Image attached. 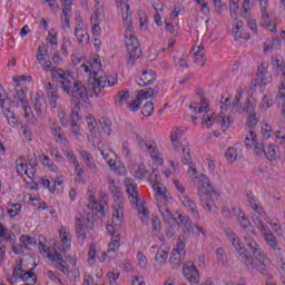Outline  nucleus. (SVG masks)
Returning <instances> with one entry per match:
<instances>
[{
	"instance_id": "obj_38",
	"label": "nucleus",
	"mask_w": 285,
	"mask_h": 285,
	"mask_svg": "<svg viewBox=\"0 0 285 285\" xmlns=\"http://www.w3.org/2000/svg\"><path fill=\"white\" fill-rule=\"evenodd\" d=\"M155 259L160 266H164V264H166V262L168 261V252H166L165 249H158Z\"/></svg>"
},
{
	"instance_id": "obj_39",
	"label": "nucleus",
	"mask_w": 285,
	"mask_h": 285,
	"mask_svg": "<svg viewBox=\"0 0 285 285\" xmlns=\"http://www.w3.org/2000/svg\"><path fill=\"white\" fill-rule=\"evenodd\" d=\"M51 108H57V101H59L58 90H52L47 94Z\"/></svg>"
},
{
	"instance_id": "obj_40",
	"label": "nucleus",
	"mask_w": 285,
	"mask_h": 285,
	"mask_svg": "<svg viewBox=\"0 0 285 285\" xmlns=\"http://www.w3.org/2000/svg\"><path fill=\"white\" fill-rule=\"evenodd\" d=\"M153 112H155V105L153 104V101L146 102L142 106L141 114L144 115V117H150Z\"/></svg>"
},
{
	"instance_id": "obj_21",
	"label": "nucleus",
	"mask_w": 285,
	"mask_h": 285,
	"mask_svg": "<svg viewBox=\"0 0 285 285\" xmlns=\"http://www.w3.org/2000/svg\"><path fill=\"white\" fill-rule=\"evenodd\" d=\"M80 157H82V160L91 173H97V165L95 164L92 154H90V151L81 150Z\"/></svg>"
},
{
	"instance_id": "obj_15",
	"label": "nucleus",
	"mask_w": 285,
	"mask_h": 285,
	"mask_svg": "<svg viewBox=\"0 0 285 285\" xmlns=\"http://www.w3.org/2000/svg\"><path fill=\"white\" fill-rule=\"evenodd\" d=\"M256 81L261 83V86H268V83L273 81V77L268 75V63L263 62L258 66Z\"/></svg>"
},
{
	"instance_id": "obj_37",
	"label": "nucleus",
	"mask_w": 285,
	"mask_h": 285,
	"mask_svg": "<svg viewBox=\"0 0 285 285\" xmlns=\"http://www.w3.org/2000/svg\"><path fill=\"white\" fill-rule=\"evenodd\" d=\"M153 188L157 197H159L160 199H164L165 202L168 200V196L166 195V189L161 188V185L159 184V181L154 183Z\"/></svg>"
},
{
	"instance_id": "obj_20",
	"label": "nucleus",
	"mask_w": 285,
	"mask_h": 285,
	"mask_svg": "<svg viewBox=\"0 0 285 285\" xmlns=\"http://www.w3.org/2000/svg\"><path fill=\"white\" fill-rule=\"evenodd\" d=\"M194 52V62L197 63V66H200L204 68L206 66V52H204V47L199 46L197 48L193 49Z\"/></svg>"
},
{
	"instance_id": "obj_43",
	"label": "nucleus",
	"mask_w": 285,
	"mask_h": 285,
	"mask_svg": "<svg viewBox=\"0 0 285 285\" xmlns=\"http://www.w3.org/2000/svg\"><path fill=\"white\" fill-rule=\"evenodd\" d=\"M225 157L227 161H236L237 160V148L235 147H229L227 151L225 153Z\"/></svg>"
},
{
	"instance_id": "obj_41",
	"label": "nucleus",
	"mask_w": 285,
	"mask_h": 285,
	"mask_svg": "<svg viewBox=\"0 0 285 285\" xmlns=\"http://www.w3.org/2000/svg\"><path fill=\"white\" fill-rule=\"evenodd\" d=\"M238 112H246L247 115H255V105L250 102V99L247 100L245 107L239 106Z\"/></svg>"
},
{
	"instance_id": "obj_10",
	"label": "nucleus",
	"mask_w": 285,
	"mask_h": 285,
	"mask_svg": "<svg viewBox=\"0 0 285 285\" xmlns=\"http://www.w3.org/2000/svg\"><path fill=\"white\" fill-rule=\"evenodd\" d=\"M31 104L36 110L37 117L43 118V112H46L47 108L46 94L42 91L37 92L31 97Z\"/></svg>"
},
{
	"instance_id": "obj_34",
	"label": "nucleus",
	"mask_w": 285,
	"mask_h": 285,
	"mask_svg": "<svg viewBox=\"0 0 285 285\" xmlns=\"http://www.w3.org/2000/svg\"><path fill=\"white\" fill-rule=\"evenodd\" d=\"M200 95V101L202 104H204V106L200 107H194L193 105L189 106L190 110H193L196 115H200V112H206L207 108H208V101H206V98H204L203 94H198Z\"/></svg>"
},
{
	"instance_id": "obj_53",
	"label": "nucleus",
	"mask_w": 285,
	"mask_h": 285,
	"mask_svg": "<svg viewBox=\"0 0 285 285\" xmlns=\"http://www.w3.org/2000/svg\"><path fill=\"white\" fill-rule=\"evenodd\" d=\"M243 26H244V22H237L235 28L233 29L232 32L234 35L235 41L242 39V31L239 30H242Z\"/></svg>"
},
{
	"instance_id": "obj_5",
	"label": "nucleus",
	"mask_w": 285,
	"mask_h": 285,
	"mask_svg": "<svg viewBox=\"0 0 285 285\" xmlns=\"http://www.w3.org/2000/svg\"><path fill=\"white\" fill-rule=\"evenodd\" d=\"M193 183L198 188L199 202L203 208L210 213L213 210V206H215V200L213 197H217V190L210 186V180L208 176L204 174H199L198 176L193 178Z\"/></svg>"
},
{
	"instance_id": "obj_60",
	"label": "nucleus",
	"mask_w": 285,
	"mask_h": 285,
	"mask_svg": "<svg viewBox=\"0 0 285 285\" xmlns=\"http://www.w3.org/2000/svg\"><path fill=\"white\" fill-rule=\"evenodd\" d=\"M137 258H138V265L140 266V268H146V265L148 264V259L146 258V255H144V253L141 252H138Z\"/></svg>"
},
{
	"instance_id": "obj_49",
	"label": "nucleus",
	"mask_w": 285,
	"mask_h": 285,
	"mask_svg": "<svg viewBox=\"0 0 285 285\" xmlns=\"http://www.w3.org/2000/svg\"><path fill=\"white\" fill-rule=\"evenodd\" d=\"M87 124L89 128V132H97V120H95V117L92 115H89L87 117Z\"/></svg>"
},
{
	"instance_id": "obj_9",
	"label": "nucleus",
	"mask_w": 285,
	"mask_h": 285,
	"mask_svg": "<svg viewBox=\"0 0 285 285\" xmlns=\"http://www.w3.org/2000/svg\"><path fill=\"white\" fill-rule=\"evenodd\" d=\"M92 228L95 226V223L90 220L88 217H77L76 218V235L78 239H88V234L86 232V228Z\"/></svg>"
},
{
	"instance_id": "obj_28",
	"label": "nucleus",
	"mask_w": 285,
	"mask_h": 285,
	"mask_svg": "<svg viewBox=\"0 0 285 285\" xmlns=\"http://www.w3.org/2000/svg\"><path fill=\"white\" fill-rule=\"evenodd\" d=\"M277 150H279V148L275 145L267 146L265 149V157L269 159V161H275L277 159Z\"/></svg>"
},
{
	"instance_id": "obj_58",
	"label": "nucleus",
	"mask_w": 285,
	"mask_h": 285,
	"mask_svg": "<svg viewBox=\"0 0 285 285\" xmlns=\"http://www.w3.org/2000/svg\"><path fill=\"white\" fill-rule=\"evenodd\" d=\"M137 141L140 150H150L153 149V145H148L144 141V138L141 136H137Z\"/></svg>"
},
{
	"instance_id": "obj_63",
	"label": "nucleus",
	"mask_w": 285,
	"mask_h": 285,
	"mask_svg": "<svg viewBox=\"0 0 285 285\" xmlns=\"http://www.w3.org/2000/svg\"><path fill=\"white\" fill-rule=\"evenodd\" d=\"M271 106H273V100L268 99L267 95H264L259 108H265L266 110L267 108H271Z\"/></svg>"
},
{
	"instance_id": "obj_4",
	"label": "nucleus",
	"mask_w": 285,
	"mask_h": 285,
	"mask_svg": "<svg viewBox=\"0 0 285 285\" xmlns=\"http://www.w3.org/2000/svg\"><path fill=\"white\" fill-rule=\"evenodd\" d=\"M126 4V13H122V21L125 23L126 32V49L128 52L127 63L130 66H135V61L141 57V48H139V40L137 36L132 35V16L130 14V4L127 2Z\"/></svg>"
},
{
	"instance_id": "obj_57",
	"label": "nucleus",
	"mask_w": 285,
	"mask_h": 285,
	"mask_svg": "<svg viewBox=\"0 0 285 285\" xmlns=\"http://www.w3.org/2000/svg\"><path fill=\"white\" fill-rule=\"evenodd\" d=\"M101 128H102V132H105V135H110V132H112V126L110 124V120H102Z\"/></svg>"
},
{
	"instance_id": "obj_59",
	"label": "nucleus",
	"mask_w": 285,
	"mask_h": 285,
	"mask_svg": "<svg viewBox=\"0 0 285 285\" xmlns=\"http://www.w3.org/2000/svg\"><path fill=\"white\" fill-rule=\"evenodd\" d=\"M122 155L126 157V159H130L132 157V154L130 151V144L128 141H125L122 144Z\"/></svg>"
},
{
	"instance_id": "obj_25",
	"label": "nucleus",
	"mask_w": 285,
	"mask_h": 285,
	"mask_svg": "<svg viewBox=\"0 0 285 285\" xmlns=\"http://www.w3.org/2000/svg\"><path fill=\"white\" fill-rule=\"evenodd\" d=\"M50 130H51V135H53V137H57L56 141H66V137L61 135L63 129H61V127L57 124V121L50 120Z\"/></svg>"
},
{
	"instance_id": "obj_44",
	"label": "nucleus",
	"mask_w": 285,
	"mask_h": 285,
	"mask_svg": "<svg viewBox=\"0 0 285 285\" xmlns=\"http://www.w3.org/2000/svg\"><path fill=\"white\" fill-rule=\"evenodd\" d=\"M144 100L140 98L139 95L136 96V99L132 100L131 104L128 105L129 110H132V112H137L139 108H141V102Z\"/></svg>"
},
{
	"instance_id": "obj_14",
	"label": "nucleus",
	"mask_w": 285,
	"mask_h": 285,
	"mask_svg": "<svg viewBox=\"0 0 285 285\" xmlns=\"http://www.w3.org/2000/svg\"><path fill=\"white\" fill-rule=\"evenodd\" d=\"M26 92H28V89H16L14 92L12 94V99L16 104H22V108L24 110V117H30V112H32V109L30 106L26 105L28 104V100H26Z\"/></svg>"
},
{
	"instance_id": "obj_6",
	"label": "nucleus",
	"mask_w": 285,
	"mask_h": 285,
	"mask_svg": "<svg viewBox=\"0 0 285 285\" xmlns=\"http://www.w3.org/2000/svg\"><path fill=\"white\" fill-rule=\"evenodd\" d=\"M117 83V78H112V81L108 79L107 76H94L88 79V83H83L86 89V101H88V97H99V91L101 88H106V86H115Z\"/></svg>"
},
{
	"instance_id": "obj_26",
	"label": "nucleus",
	"mask_w": 285,
	"mask_h": 285,
	"mask_svg": "<svg viewBox=\"0 0 285 285\" xmlns=\"http://www.w3.org/2000/svg\"><path fill=\"white\" fill-rule=\"evenodd\" d=\"M73 102V108L71 112V122H77L81 119V115H79V110H81L80 104L83 101L81 98H76L71 100Z\"/></svg>"
},
{
	"instance_id": "obj_51",
	"label": "nucleus",
	"mask_w": 285,
	"mask_h": 285,
	"mask_svg": "<svg viewBox=\"0 0 285 285\" xmlns=\"http://www.w3.org/2000/svg\"><path fill=\"white\" fill-rule=\"evenodd\" d=\"M179 137H181V131L179 129H176L175 131H171L170 134V140L174 146V148L177 150V141H179Z\"/></svg>"
},
{
	"instance_id": "obj_18",
	"label": "nucleus",
	"mask_w": 285,
	"mask_h": 285,
	"mask_svg": "<svg viewBox=\"0 0 285 285\" xmlns=\"http://www.w3.org/2000/svg\"><path fill=\"white\" fill-rule=\"evenodd\" d=\"M125 186L129 197L136 199V202H141V198L139 197V191H137V184H135L132 179H125Z\"/></svg>"
},
{
	"instance_id": "obj_47",
	"label": "nucleus",
	"mask_w": 285,
	"mask_h": 285,
	"mask_svg": "<svg viewBox=\"0 0 285 285\" xmlns=\"http://www.w3.org/2000/svg\"><path fill=\"white\" fill-rule=\"evenodd\" d=\"M183 164L188 166L190 161H193V157L190 156V149L188 147H183Z\"/></svg>"
},
{
	"instance_id": "obj_3",
	"label": "nucleus",
	"mask_w": 285,
	"mask_h": 285,
	"mask_svg": "<svg viewBox=\"0 0 285 285\" xmlns=\"http://www.w3.org/2000/svg\"><path fill=\"white\" fill-rule=\"evenodd\" d=\"M42 68L46 72H51L52 81H56V83L59 85L60 90H62L65 95H68L71 101H75L76 99L86 101V87L83 86V82L75 79L70 72L57 68L50 60H47Z\"/></svg>"
},
{
	"instance_id": "obj_16",
	"label": "nucleus",
	"mask_w": 285,
	"mask_h": 285,
	"mask_svg": "<svg viewBox=\"0 0 285 285\" xmlns=\"http://www.w3.org/2000/svg\"><path fill=\"white\" fill-rule=\"evenodd\" d=\"M180 202L185 208L193 215L194 219H199V212L197 210V204H195V200L190 199V196L188 194H183L180 196Z\"/></svg>"
},
{
	"instance_id": "obj_33",
	"label": "nucleus",
	"mask_w": 285,
	"mask_h": 285,
	"mask_svg": "<svg viewBox=\"0 0 285 285\" xmlns=\"http://www.w3.org/2000/svg\"><path fill=\"white\" fill-rule=\"evenodd\" d=\"M159 213L165 222H170V219H175L173 217V212L166 205L158 206Z\"/></svg>"
},
{
	"instance_id": "obj_42",
	"label": "nucleus",
	"mask_w": 285,
	"mask_h": 285,
	"mask_svg": "<svg viewBox=\"0 0 285 285\" xmlns=\"http://www.w3.org/2000/svg\"><path fill=\"white\" fill-rule=\"evenodd\" d=\"M263 26L269 32H277V24H275V22L271 21L269 16H267V19H263Z\"/></svg>"
},
{
	"instance_id": "obj_64",
	"label": "nucleus",
	"mask_w": 285,
	"mask_h": 285,
	"mask_svg": "<svg viewBox=\"0 0 285 285\" xmlns=\"http://www.w3.org/2000/svg\"><path fill=\"white\" fill-rule=\"evenodd\" d=\"M71 134L75 135L76 139L81 137V131L79 130V125L77 122H71Z\"/></svg>"
},
{
	"instance_id": "obj_50",
	"label": "nucleus",
	"mask_w": 285,
	"mask_h": 285,
	"mask_svg": "<svg viewBox=\"0 0 285 285\" xmlns=\"http://www.w3.org/2000/svg\"><path fill=\"white\" fill-rule=\"evenodd\" d=\"M7 213L10 217H17L21 213V204H11V209H8Z\"/></svg>"
},
{
	"instance_id": "obj_24",
	"label": "nucleus",
	"mask_w": 285,
	"mask_h": 285,
	"mask_svg": "<svg viewBox=\"0 0 285 285\" xmlns=\"http://www.w3.org/2000/svg\"><path fill=\"white\" fill-rule=\"evenodd\" d=\"M0 238L9 244H14V242H17V236L13 235L12 237V232L8 230V227H6L2 223H0Z\"/></svg>"
},
{
	"instance_id": "obj_23",
	"label": "nucleus",
	"mask_w": 285,
	"mask_h": 285,
	"mask_svg": "<svg viewBox=\"0 0 285 285\" xmlns=\"http://www.w3.org/2000/svg\"><path fill=\"white\" fill-rule=\"evenodd\" d=\"M247 199L249 202L250 208H253L254 212L257 213V215H259L261 217H266V212L264 210L262 205H259V202H257L253 195L248 194Z\"/></svg>"
},
{
	"instance_id": "obj_8",
	"label": "nucleus",
	"mask_w": 285,
	"mask_h": 285,
	"mask_svg": "<svg viewBox=\"0 0 285 285\" xmlns=\"http://www.w3.org/2000/svg\"><path fill=\"white\" fill-rule=\"evenodd\" d=\"M14 279H22V282H28L31 279L32 285L37 284V274L32 271L23 269V259L17 261L16 267L13 268Z\"/></svg>"
},
{
	"instance_id": "obj_12",
	"label": "nucleus",
	"mask_w": 285,
	"mask_h": 285,
	"mask_svg": "<svg viewBox=\"0 0 285 285\" xmlns=\"http://www.w3.org/2000/svg\"><path fill=\"white\" fill-rule=\"evenodd\" d=\"M183 274L185 278L191 284H199V269L191 262H187L183 267Z\"/></svg>"
},
{
	"instance_id": "obj_7",
	"label": "nucleus",
	"mask_w": 285,
	"mask_h": 285,
	"mask_svg": "<svg viewBox=\"0 0 285 285\" xmlns=\"http://www.w3.org/2000/svg\"><path fill=\"white\" fill-rule=\"evenodd\" d=\"M254 224L258 228L261 236L266 242L267 246H269V248H277V246H279V243L277 242V236L273 234V230L268 228L265 222H263L259 218H256Z\"/></svg>"
},
{
	"instance_id": "obj_17",
	"label": "nucleus",
	"mask_w": 285,
	"mask_h": 285,
	"mask_svg": "<svg viewBox=\"0 0 285 285\" xmlns=\"http://www.w3.org/2000/svg\"><path fill=\"white\" fill-rule=\"evenodd\" d=\"M156 81H157V72L150 69V70L142 71V73L140 75L139 81H137V83L138 86L144 88L146 86H153V83H155Z\"/></svg>"
},
{
	"instance_id": "obj_35",
	"label": "nucleus",
	"mask_w": 285,
	"mask_h": 285,
	"mask_svg": "<svg viewBox=\"0 0 285 285\" xmlns=\"http://www.w3.org/2000/svg\"><path fill=\"white\" fill-rule=\"evenodd\" d=\"M275 42H276V46H282V40L277 39H268L264 42V46H263V50L264 52H273V48H275Z\"/></svg>"
},
{
	"instance_id": "obj_54",
	"label": "nucleus",
	"mask_w": 285,
	"mask_h": 285,
	"mask_svg": "<svg viewBox=\"0 0 285 285\" xmlns=\"http://www.w3.org/2000/svg\"><path fill=\"white\" fill-rule=\"evenodd\" d=\"M151 226L155 233H159V230H161V220L159 219V217L157 216L151 217Z\"/></svg>"
},
{
	"instance_id": "obj_27",
	"label": "nucleus",
	"mask_w": 285,
	"mask_h": 285,
	"mask_svg": "<svg viewBox=\"0 0 285 285\" xmlns=\"http://www.w3.org/2000/svg\"><path fill=\"white\" fill-rule=\"evenodd\" d=\"M138 95L140 98L144 99H150V98H157V95H159V89H153V88H147V89H141Z\"/></svg>"
},
{
	"instance_id": "obj_62",
	"label": "nucleus",
	"mask_w": 285,
	"mask_h": 285,
	"mask_svg": "<svg viewBox=\"0 0 285 285\" xmlns=\"http://www.w3.org/2000/svg\"><path fill=\"white\" fill-rule=\"evenodd\" d=\"M246 125L248 126V128H255V126H257V116H255V114L248 115Z\"/></svg>"
},
{
	"instance_id": "obj_32",
	"label": "nucleus",
	"mask_w": 285,
	"mask_h": 285,
	"mask_svg": "<svg viewBox=\"0 0 285 285\" xmlns=\"http://www.w3.org/2000/svg\"><path fill=\"white\" fill-rule=\"evenodd\" d=\"M20 244L24 245V249L29 250L28 246H37V240L32 236L22 235L20 236Z\"/></svg>"
},
{
	"instance_id": "obj_36",
	"label": "nucleus",
	"mask_w": 285,
	"mask_h": 285,
	"mask_svg": "<svg viewBox=\"0 0 285 285\" xmlns=\"http://www.w3.org/2000/svg\"><path fill=\"white\" fill-rule=\"evenodd\" d=\"M128 99H130V92L128 90L119 91L116 98V105L124 106L125 101H128Z\"/></svg>"
},
{
	"instance_id": "obj_13",
	"label": "nucleus",
	"mask_w": 285,
	"mask_h": 285,
	"mask_svg": "<svg viewBox=\"0 0 285 285\" xmlns=\"http://www.w3.org/2000/svg\"><path fill=\"white\" fill-rule=\"evenodd\" d=\"M245 144L249 148H253L254 146V150L259 157H262V155H266V149L264 148V145L257 142V135H255V131L249 130V135L245 137Z\"/></svg>"
},
{
	"instance_id": "obj_45",
	"label": "nucleus",
	"mask_w": 285,
	"mask_h": 285,
	"mask_svg": "<svg viewBox=\"0 0 285 285\" xmlns=\"http://www.w3.org/2000/svg\"><path fill=\"white\" fill-rule=\"evenodd\" d=\"M262 19H268V0H259Z\"/></svg>"
},
{
	"instance_id": "obj_55",
	"label": "nucleus",
	"mask_w": 285,
	"mask_h": 285,
	"mask_svg": "<svg viewBox=\"0 0 285 285\" xmlns=\"http://www.w3.org/2000/svg\"><path fill=\"white\" fill-rule=\"evenodd\" d=\"M283 85L281 83L279 89H278V97L281 100H283L282 102V115L283 117H285V89H283Z\"/></svg>"
},
{
	"instance_id": "obj_52",
	"label": "nucleus",
	"mask_w": 285,
	"mask_h": 285,
	"mask_svg": "<svg viewBox=\"0 0 285 285\" xmlns=\"http://www.w3.org/2000/svg\"><path fill=\"white\" fill-rule=\"evenodd\" d=\"M272 250L277 259V263L284 262V253H282V246L277 245V247H272Z\"/></svg>"
},
{
	"instance_id": "obj_48",
	"label": "nucleus",
	"mask_w": 285,
	"mask_h": 285,
	"mask_svg": "<svg viewBox=\"0 0 285 285\" xmlns=\"http://www.w3.org/2000/svg\"><path fill=\"white\" fill-rule=\"evenodd\" d=\"M146 173H148V170L146 169V165L142 164L138 166L134 176L136 179H144V177H146Z\"/></svg>"
},
{
	"instance_id": "obj_1",
	"label": "nucleus",
	"mask_w": 285,
	"mask_h": 285,
	"mask_svg": "<svg viewBox=\"0 0 285 285\" xmlns=\"http://www.w3.org/2000/svg\"><path fill=\"white\" fill-rule=\"evenodd\" d=\"M225 234L232 243V246L239 254V257L243 259L245 266H252L262 275H271V261L268 257H266V254H264V250H262V247L259 244H257L256 239L250 236H245V244L253 254L252 256L248 250L244 249V245L242 244L239 236H237L230 229H227Z\"/></svg>"
},
{
	"instance_id": "obj_46",
	"label": "nucleus",
	"mask_w": 285,
	"mask_h": 285,
	"mask_svg": "<svg viewBox=\"0 0 285 285\" xmlns=\"http://www.w3.org/2000/svg\"><path fill=\"white\" fill-rule=\"evenodd\" d=\"M27 161L30 166V170H36L37 171V166H39V160H37V155H28L27 156Z\"/></svg>"
},
{
	"instance_id": "obj_30",
	"label": "nucleus",
	"mask_w": 285,
	"mask_h": 285,
	"mask_svg": "<svg viewBox=\"0 0 285 285\" xmlns=\"http://www.w3.org/2000/svg\"><path fill=\"white\" fill-rule=\"evenodd\" d=\"M90 68L94 77H99V72H101V59L99 56L91 60Z\"/></svg>"
},
{
	"instance_id": "obj_29",
	"label": "nucleus",
	"mask_w": 285,
	"mask_h": 285,
	"mask_svg": "<svg viewBox=\"0 0 285 285\" xmlns=\"http://www.w3.org/2000/svg\"><path fill=\"white\" fill-rule=\"evenodd\" d=\"M75 37L78 40V43H83V41H88V39H89L88 31H86L85 27L76 28Z\"/></svg>"
},
{
	"instance_id": "obj_19",
	"label": "nucleus",
	"mask_w": 285,
	"mask_h": 285,
	"mask_svg": "<svg viewBox=\"0 0 285 285\" xmlns=\"http://www.w3.org/2000/svg\"><path fill=\"white\" fill-rule=\"evenodd\" d=\"M178 219H179L180 224H183L185 226V228H186V230H188V233L195 232V228H196V230H198V233H202V235H205L204 228H202L197 225H193V220H190L188 218V216L179 215Z\"/></svg>"
},
{
	"instance_id": "obj_31",
	"label": "nucleus",
	"mask_w": 285,
	"mask_h": 285,
	"mask_svg": "<svg viewBox=\"0 0 285 285\" xmlns=\"http://www.w3.org/2000/svg\"><path fill=\"white\" fill-rule=\"evenodd\" d=\"M1 90H3V87L0 85V104H1L2 115L6 117V119H10V117H13L14 111L6 107V99L1 98Z\"/></svg>"
},
{
	"instance_id": "obj_61",
	"label": "nucleus",
	"mask_w": 285,
	"mask_h": 285,
	"mask_svg": "<svg viewBox=\"0 0 285 285\" xmlns=\"http://www.w3.org/2000/svg\"><path fill=\"white\" fill-rule=\"evenodd\" d=\"M55 63V66H61L63 63V58L59 56V51H55L51 56V65Z\"/></svg>"
},
{
	"instance_id": "obj_56",
	"label": "nucleus",
	"mask_w": 285,
	"mask_h": 285,
	"mask_svg": "<svg viewBox=\"0 0 285 285\" xmlns=\"http://www.w3.org/2000/svg\"><path fill=\"white\" fill-rule=\"evenodd\" d=\"M272 66L275 68V70L281 69L282 75L284 73V61L279 60L278 58L272 57Z\"/></svg>"
},
{
	"instance_id": "obj_22",
	"label": "nucleus",
	"mask_w": 285,
	"mask_h": 285,
	"mask_svg": "<svg viewBox=\"0 0 285 285\" xmlns=\"http://www.w3.org/2000/svg\"><path fill=\"white\" fill-rule=\"evenodd\" d=\"M20 161L21 163L18 164L16 167L18 175H23L24 173V175H27V177L32 180V178L35 177L36 170H31L30 168H28V164L23 163V157H20Z\"/></svg>"
},
{
	"instance_id": "obj_11",
	"label": "nucleus",
	"mask_w": 285,
	"mask_h": 285,
	"mask_svg": "<svg viewBox=\"0 0 285 285\" xmlns=\"http://www.w3.org/2000/svg\"><path fill=\"white\" fill-rule=\"evenodd\" d=\"M203 120H204L203 124H205L207 126V128H210V126H213V124H210L212 121L214 124H220L222 130H228V127L233 122L230 117L222 116V114L218 117H213V116H209V115H205L203 117Z\"/></svg>"
},
{
	"instance_id": "obj_2",
	"label": "nucleus",
	"mask_w": 285,
	"mask_h": 285,
	"mask_svg": "<svg viewBox=\"0 0 285 285\" xmlns=\"http://www.w3.org/2000/svg\"><path fill=\"white\" fill-rule=\"evenodd\" d=\"M109 190L114 197L115 204L112 224L107 225V233L111 236V242L109 244L107 255L109 257H117V250L119 248V239H121V222H124V193L121 189L115 185V180H109Z\"/></svg>"
}]
</instances>
